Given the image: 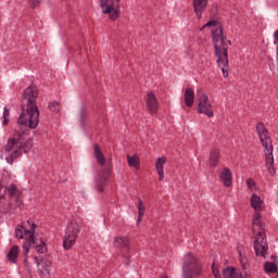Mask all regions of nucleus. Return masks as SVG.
Listing matches in <instances>:
<instances>
[{
    "label": "nucleus",
    "instance_id": "nucleus-1",
    "mask_svg": "<svg viewBox=\"0 0 278 278\" xmlns=\"http://www.w3.org/2000/svg\"><path fill=\"white\" fill-rule=\"evenodd\" d=\"M38 99V88L28 87L22 96V105H26L25 111L22 112L17 119V128L9 137L7 144L4 146L5 153H11L7 156L8 164H14L15 160H18L23 153L27 154L34 149V139H25L29 136V130L21 127H29V129H36L40 123V111L36 100Z\"/></svg>",
    "mask_w": 278,
    "mask_h": 278
},
{
    "label": "nucleus",
    "instance_id": "nucleus-2",
    "mask_svg": "<svg viewBox=\"0 0 278 278\" xmlns=\"http://www.w3.org/2000/svg\"><path fill=\"white\" fill-rule=\"evenodd\" d=\"M204 27H212L211 34L214 41L215 55L217 58V64L223 72L224 77H229V45L230 40H227V37L223 35V26L218 21L213 20L207 22Z\"/></svg>",
    "mask_w": 278,
    "mask_h": 278
},
{
    "label": "nucleus",
    "instance_id": "nucleus-3",
    "mask_svg": "<svg viewBox=\"0 0 278 278\" xmlns=\"http://www.w3.org/2000/svg\"><path fill=\"white\" fill-rule=\"evenodd\" d=\"M256 134L265 149V163L267 170L269 175H275V156L273 155V139H270V132L266 129L264 123L258 122L256 124Z\"/></svg>",
    "mask_w": 278,
    "mask_h": 278
},
{
    "label": "nucleus",
    "instance_id": "nucleus-4",
    "mask_svg": "<svg viewBox=\"0 0 278 278\" xmlns=\"http://www.w3.org/2000/svg\"><path fill=\"white\" fill-rule=\"evenodd\" d=\"M202 274L203 266L201 265V261H199L192 253H187L182 264V278L201 277Z\"/></svg>",
    "mask_w": 278,
    "mask_h": 278
},
{
    "label": "nucleus",
    "instance_id": "nucleus-5",
    "mask_svg": "<svg viewBox=\"0 0 278 278\" xmlns=\"http://www.w3.org/2000/svg\"><path fill=\"white\" fill-rule=\"evenodd\" d=\"M81 231V219L74 217L67 225L65 237L63 240V247L66 251L71 249L75 242H77V238L79 232Z\"/></svg>",
    "mask_w": 278,
    "mask_h": 278
},
{
    "label": "nucleus",
    "instance_id": "nucleus-6",
    "mask_svg": "<svg viewBox=\"0 0 278 278\" xmlns=\"http://www.w3.org/2000/svg\"><path fill=\"white\" fill-rule=\"evenodd\" d=\"M197 112L204 114L207 118H214V106L203 89H199L197 93Z\"/></svg>",
    "mask_w": 278,
    "mask_h": 278
},
{
    "label": "nucleus",
    "instance_id": "nucleus-7",
    "mask_svg": "<svg viewBox=\"0 0 278 278\" xmlns=\"http://www.w3.org/2000/svg\"><path fill=\"white\" fill-rule=\"evenodd\" d=\"M103 14H108L110 21H116L121 16V0H100Z\"/></svg>",
    "mask_w": 278,
    "mask_h": 278
},
{
    "label": "nucleus",
    "instance_id": "nucleus-8",
    "mask_svg": "<svg viewBox=\"0 0 278 278\" xmlns=\"http://www.w3.org/2000/svg\"><path fill=\"white\" fill-rule=\"evenodd\" d=\"M8 194L11 199V203H9L8 212L11 214H14V211L12 210V203L15 207H23V193L21 190H18V187L16 185L12 184L7 189Z\"/></svg>",
    "mask_w": 278,
    "mask_h": 278
},
{
    "label": "nucleus",
    "instance_id": "nucleus-9",
    "mask_svg": "<svg viewBox=\"0 0 278 278\" xmlns=\"http://www.w3.org/2000/svg\"><path fill=\"white\" fill-rule=\"evenodd\" d=\"M27 225L29 226V229H27L25 226H17L15 228V237L18 238V240H29L30 238H36V224H34V220L28 219Z\"/></svg>",
    "mask_w": 278,
    "mask_h": 278
},
{
    "label": "nucleus",
    "instance_id": "nucleus-10",
    "mask_svg": "<svg viewBox=\"0 0 278 278\" xmlns=\"http://www.w3.org/2000/svg\"><path fill=\"white\" fill-rule=\"evenodd\" d=\"M112 175V167H106L102 169L98 174V178L96 179V190L98 192H105V188H108V181H110V177Z\"/></svg>",
    "mask_w": 278,
    "mask_h": 278
},
{
    "label": "nucleus",
    "instance_id": "nucleus-11",
    "mask_svg": "<svg viewBox=\"0 0 278 278\" xmlns=\"http://www.w3.org/2000/svg\"><path fill=\"white\" fill-rule=\"evenodd\" d=\"M254 250L256 255H261V257H266V251H268V244L266 243V233H264V231L257 232V237L254 241Z\"/></svg>",
    "mask_w": 278,
    "mask_h": 278
},
{
    "label": "nucleus",
    "instance_id": "nucleus-12",
    "mask_svg": "<svg viewBox=\"0 0 278 278\" xmlns=\"http://www.w3.org/2000/svg\"><path fill=\"white\" fill-rule=\"evenodd\" d=\"M146 105L150 114H155L160 110V102L154 92H149L146 100Z\"/></svg>",
    "mask_w": 278,
    "mask_h": 278
},
{
    "label": "nucleus",
    "instance_id": "nucleus-13",
    "mask_svg": "<svg viewBox=\"0 0 278 278\" xmlns=\"http://www.w3.org/2000/svg\"><path fill=\"white\" fill-rule=\"evenodd\" d=\"M210 0H193V10L197 18H203V13L207 10Z\"/></svg>",
    "mask_w": 278,
    "mask_h": 278
},
{
    "label": "nucleus",
    "instance_id": "nucleus-14",
    "mask_svg": "<svg viewBox=\"0 0 278 278\" xmlns=\"http://www.w3.org/2000/svg\"><path fill=\"white\" fill-rule=\"evenodd\" d=\"M219 178L226 188H231L233 184V176L231 174V169H229L228 167H224L219 173Z\"/></svg>",
    "mask_w": 278,
    "mask_h": 278
},
{
    "label": "nucleus",
    "instance_id": "nucleus-15",
    "mask_svg": "<svg viewBox=\"0 0 278 278\" xmlns=\"http://www.w3.org/2000/svg\"><path fill=\"white\" fill-rule=\"evenodd\" d=\"M113 245L118 251H123V249L129 251V237H116L113 241Z\"/></svg>",
    "mask_w": 278,
    "mask_h": 278
},
{
    "label": "nucleus",
    "instance_id": "nucleus-16",
    "mask_svg": "<svg viewBox=\"0 0 278 278\" xmlns=\"http://www.w3.org/2000/svg\"><path fill=\"white\" fill-rule=\"evenodd\" d=\"M166 156L159 157L155 162V168L159 175V181H164V164H166Z\"/></svg>",
    "mask_w": 278,
    "mask_h": 278
},
{
    "label": "nucleus",
    "instance_id": "nucleus-17",
    "mask_svg": "<svg viewBox=\"0 0 278 278\" xmlns=\"http://www.w3.org/2000/svg\"><path fill=\"white\" fill-rule=\"evenodd\" d=\"M251 207L256 212H262V205H264V201L256 193H253L250 199Z\"/></svg>",
    "mask_w": 278,
    "mask_h": 278
},
{
    "label": "nucleus",
    "instance_id": "nucleus-18",
    "mask_svg": "<svg viewBox=\"0 0 278 278\" xmlns=\"http://www.w3.org/2000/svg\"><path fill=\"white\" fill-rule=\"evenodd\" d=\"M94 149V157L99 164V166H105V155L103 154V151H101V147L99 144L93 146Z\"/></svg>",
    "mask_w": 278,
    "mask_h": 278
},
{
    "label": "nucleus",
    "instance_id": "nucleus-19",
    "mask_svg": "<svg viewBox=\"0 0 278 278\" xmlns=\"http://www.w3.org/2000/svg\"><path fill=\"white\" fill-rule=\"evenodd\" d=\"M219 160H220V151H218V149H213L210 154V166L212 168H216V166H218Z\"/></svg>",
    "mask_w": 278,
    "mask_h": 278
},
{
    "label": "nucleus",
    "instance_id": "nucleus-20",
    "mask_svg": "<svg viewBox=\"0 0 278 278\" xmlns=\"http://www.w3.org/2000/svg\"><path fill=\"white\" fill-rule=\"evenodd\" d=\"M185 104L187 108H192L194 105V90L191 88L185 90Z\"/></svg>",
    "mask_w": 278,
    "mask_h": 278
},
{
    "label": "nucleus",
    "instance_id": "nucleus-21",
    "mask_svg": "<svg viewBox=\"0 0 278 278\" xmlns=\"http://www.w3.org/2000/svg\"><path fill=\"white\" fill-rule=\"evenodd\" d=\"M18 253H20L18 245H13V247L10 249V251H9V253H8V255H7V257H8L9 262H10L11 264H16V262L18 261Z\"/></svg>",
    "mask_w": 278,
    "mask_h": 278
},
{
    "label": "nucleus",
    "instance_id": "nucleus-22",
    "mask_svg": "<svg viewBox=\"0 0 278 278\" xmlns=\"http://www.w3.org/2000/svg\"><path fill=\"white\" fill-rule=\"evenodd\" d=\"M36 244V238L26 239V241L23 244V253L25 257L29 254V249Z\"/></svg>",
    "mask_w": 278,
    "mask_h": 278
},
{
    "label": "nucleus",
    "instance_id": "nucleus-23",
    "mask_svg": "<svg viewBox=\"0 0 278 278\" xmlns=\"http://www.w3.org/2000/svg\"><path fill=\"white\" fill-rule=\"evenodd\" d=\"M127 162L128 166H134L135 168H140V160L138 159V155H127Z\"/></svg>",
    "mask_w": 278,
    "mask_h": 278
},
{
    "label": "nucleus",
    "instance_id": "nucleus-24",
    "mask_svg": "<svg viewBox=\"0 0 278 278\" xmlns=\"http://www.w3.org/2000/svg\"><path fill=\"white\" fill-rule=\"evenodd\" d=\"M264 270L269 275H275V273H277L278 268L275 263L267 262L264 265Z\"/></svg>",
    "mask_w": 278,
    "mask_h": 278
},
{
    "label": "nucleus",
    "instance_id": "nucleus-25",
    "mask_svg": "<svg viewBox=\"0 0 278 278\" xmlns=\"http://www.w3.org/2000/svg\"><path fill=\"white\" fill-rule=\"evenodd\" d=\"M252 225H254V227H258V229H262V215L260 212H254Z\"/></svg>",
    "mask_w": 278,
    "mask_h": 278
},
{
    "label": "nucleus",
    "instance_id": "nucleus-26",
    "mask_svg": "<svg viewBox=\"0 0 278 278\" xmlns=\"http://www.w3.org/2000/svg\"><path fill=\"white\" fill-rule=\"evenodd\" d=\"M5 192L7 189L0 185V214L1 212H5V207H3V201H5Z\"/></svg>",
    "mask_w": 278,
    "mask_h": 278
},
{
    "label": "nucleus",
    "instance_id": "nucleus-27",
    "mask_svg": "<svg viewBox=\"0 0 278 278\" xmlns=\"http://www.w3.org/2000/svg\"><path fill=\"white\" fill-rule=\"evenodd\" d=\"M49 110H51V112H60L62 110V104H60V102H51L49 104Z\"/></svg>",
    "mask_w": 278,
    "mask_h": 278
},
{
    "label": "nucleus",
    "instance_id": "nucleus-28",
    "mask_svg": "<svg viewBox=\"0 0 278 278\" xmlns=\"http://www.w3.org/2000/svg\"><path fill=\"white\" fill-rule=\"evenodd\" d=\"M146 210H147V207L144 206V203L142 202V200L139 199V201H138V214H140V216H144Z\"/></svg>",
    "mask_w": 278,
    "mask_h": 278
},
{
    "label": "nucleus",
    "instance_id": "nucleus-29",
    "mask_svg": "<svg viewBox=\"0 0 278 278\" xmlns=\"http://www.w3.org/2000/svg\"><path fill=\"white\" fill-rule=\"evenodd\" d=\"M37 253H45L47 251V243L41 241L40 244L36 245Z\"/></svg>",
    "mask_w": 278,
    "mask_h": 278
},
{
    "label": "nucleus",
    "instance_id": "nucleus-30",
    "mask_svg": "<svg viewBox=\"0 0 278 278\" xmlns=\"http://www.w3.org/2000/svg\"><path fill=\"white\" fill-rule=\"evenodd\" d=\"M212 273H213V275H214L215 278H223V277L220 276V271L216 268V264H214V263H213V265H212Z\"/></svg>",
    "mask_w": 278,
    "mask_h": 278
},
{
    "label": "nucleus",
    "instance_id": "nucleus-31",
    "mask_svg": "<svg viewBox=\"0 0 278 278\" xmlns=\"http://www.w3.org/2000/svg\"><path fill=\"white\" fill-rule=\"evenodd\" d=\"M247 186L250 190H253V188H255V180H253V178H249L247 180Z\"/></svg>",
    "mask_w": 278,
    "mask_h": 278
},
{
    "label": "nucleus",
    "instance_id": "nucleus-32",
    "mask_svg": "<svg viewBox=\"0 0 278 278\" xmlns=\"http://www.w3.org/2000/svg\"><path fill=\"white\" fill-rule=\"evenodd\" d=\"M41 0H33L30 5L31 8H37L38 3H40Z\"/></svg>",
    "mask_w": 278,
    "mask_h": 278
},
{
    "label": "nucleus",
    "instance_id": "nucleus-33",
    "mask_svg": "<svg viewBox=\"0 0 278 278\" xmlns=\"http://www.w3.org/2000/svg\"><path fill=\"white\" fill-rule=\"evenodd\" d=\"M3 116L10 117V110L8 106L4 108Z\"/></svg>",
    "mask_w": 278,
    "mask_h": 278
},
{
    "label": "nucleus",
    "instance_id": "nucleus-34",
    "mask_svg": "<svg viewBox=\"0 0 278 278\" xmlns=\"http://www.w3.org/2000/svg\"><path fill=\"white\" fill-rule=\"evenodd\" d=\"M274 45H277L278 43V30L275 31V35H274Z\"/></svg>",
    "mask_w": 278,
    "mask_h": 278
},
{
    "label": "nucleus",
    "instance_id": "nucleus-35",
    "mask_svg": "<svg viewBox=\"0 0 278 278\" xmlns=\"http://www.w3.org/2000/svg\"><path fill=\"white\" fill-rule=\"evenodd\" d=\"M3 125H8V123H10V117H8V115L3 116Z\"/></svg>",
    "mask_w": 278,
    "mask_h": 278
},
{
    "label": "nucleus",
    "instance_id": "nucleus-36",
    "mask_svg": "<svg viewBox=\"0 0 278 278\" xmlns=\"http://www.w3.org/2000/svg\"><path fill=\"white\" fill-rule=\"evenodd\" d=\"M142 216L144 215H140V213H138L137 224L142 223Z\"/></svg>",
    "mask_w": 278,
    "mask_h": 278
},
{
    "label": "nucleus",
    "instance_id": "nucleus-37",
    "mask_svg": "<svg viewBox=\"0 0 278 278\" xmlns=\"http://www.w3.org/2000/svg\"><path fill=\"white\" fill-rule=\"evenodd\" d=\"M80 116H81V118H84V116H86V110L83 109V110L80 111Z\"/></svg>",
    "mask_w": 278,
    "mask_h": 278
},
{
    "label": "nucleus",
    "instance_id": "nucleus-38",
    "mask_svg": "<svg viewBox=\"0 0 278 278\" xmlns=\"http://www.w3.org/2000/svg\"><path fill=\"white\" fill-rule=\"evenodd\" d=\"M45 270H46L47 275H49V265L46 266Z\"/></svg>",
    "mask_w": 278,
    "mask_h": 278
},
{
    "label": "nucleus",
    "instance_id": "nucleus-39",
    "mask_svg": "<svg viewBox=\"0 0 278 278\" xmlns=\"http://www.w3.org/2000/svg\"><path fill=\"white\" fill-rule=\"evenodd\" d=\"M240 257H241V262H243V258H242V253H239Z\"/></svg>",
    "mask_w": 278,
    "mask_h": 278
},
{
    "label": "nucleus",
    "instance_id": "nucleus-40",
    "mask_svg": "<svg viewBox=\"0 0 278 278\" xmlns=\"http://www.w3.org/2000/svg\"><path fill=\"white\" fill-rule=\"evenodd\" d=\"M126 266H129V261L126 262Z\"/></svg>",
    "mask_w": 278,
    "mask_h": 278
},
{
    "label": "nucleus",
    "instance_id": "nucleus-41",
    "mask_svg": "<svg viewBox=\"0 0 278 278\" xmlns=\"http://www.w3.org/2000/svg\"><path fill=\"white\" fill-rule=\"evenodd\" d=\"M125 257H126V260H129V255H126Z\"/></svg>",
    "mask_w": 278,
    "mask_h": 278
},
{
    "label": "nucleus",
    "instance_id": "nucleus-42",
    "mask_svg": "<svg viewBox=\"0 0 278 278\" xmlns=\"http://www.w3.org/2000/svg\"><path fill=\"white\" fill-rule=\"evenodd\" d=\"M22 110H25V106H24V105H22Z\"/></svg>",
    "mask_w": 278,
    "mask_h": 278
}]
</instances>
